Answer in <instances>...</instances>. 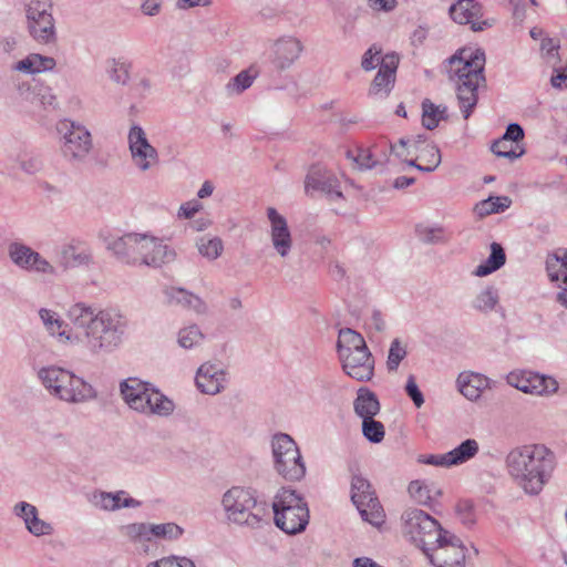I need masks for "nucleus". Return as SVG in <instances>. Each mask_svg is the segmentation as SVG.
<instances>
[{
	"label": "nucleus",
	"mask_w": 567,
	"mask_h": 567,
	"mask_svg": "<svg viewBox=\"0 0 567 567\" xmlns=\"http://www.w3.org/2000/svg\"><path fill=\"white\" fill-rule=\"evenodd\" d=\"M79 341L92 355L113 352L120 347L126 330V320L114 309H102L94 303L76 301L65 312Z\"/></svg>",
	"instance_id": "f257e3e1"
},
{
	"label": "nucleus",
	"mask_w": 567,
	"mask_h": 567,
	"mask_svg": "<svg viewBox=\"0 0 567 567\" xmlns=\"http://www.w3.org/2000/svg\"><path fill=\"white\" fill-rule=\"evenodd\" d=\"M505 467L517 487L527 495L536 496L551 480L557 457L545 444H523L506 454Z\"/></svg>",
	"instance_id": "f03ea898"
},
{
	"label": "nucleus",
	"mask_w": 567,
	"mask_h": 567,
	"mask_svg": "<svg viewBox=\"0 0 567 567\" xmlns=\"http://www.w3.org/2000/svg\"><path fill=\"white\" fill-rule=\"evenodd\" d=\"M485 52L465 48L449 60V79L455 84L460 109L467 120L477 104V89L484 78Z\"/></svg>",
	"instance_id": "7ed1b4c3"
},
{
	"label": "nucleus",
	"mask_w": 567,
	"mask_h": 567,
	"mask_svg": "<svg viewBox=\"0 0 567 567\" xmlns=\"http://www.w3.org/2000/svg\"><path fill=\"white\" fill-rule=\"evenodd\" d=\"M106 248L127 265L159 267L175 259L176 252L163 239L147 233H127L107 243Z\"/></svg>",
	"instance_id": "20e7f679"
},
{
	"label": "nucleus",
	"mask_w": 567,
	"mask_h": 567,
	"mask_svg": "<svg viewBox=\"0 0 567 567\" xmlns=\"http://www.w3.org/2000/svg\"><path fill=\"white\" fill-rule=\"evenodd\" d=\"M221 505L227 520L237 526L259 529L269 524L270 507L251 488L233 486L224 493Z\"/></svg>",
	"instance_id": "39448f33"
},
{
	"label": "nucleus",
	"mask_w": 567,
	"mask_h": 567,
	"mask_svg": "<svg viewBox=\"0 0 567 567\" xmlns=\"http://www.w3.org/2000/svg\"><path fill=\"white\" fill-rule=\"evenodd\" d=\"M37 377L52 398L65 403L81 404L97 398V391L90 382L62 367H41L37 371Z\"/></svg>",
	"instance_id": "423d86ee"
},
{
	"label": "nucleus",
	"mask_w": 567,
	"mask_h": 567,
	"mask_svg": "<svg viewBox=\"0 0 567 567\" xmlns=\"http://www.w3.org/2000/svg\"><path fill=\"white\" fill-rule=\"evenodd\" d=\"M337 352L344 373L360 382H368L374 375V358L364 338L350 328L339 330Z\"/></svg>",
	"instance_id": "0eeeda50"
},
{
	"label": "nucleus",
	"mask_w": 567,
	"mask_h": 567,
	"mask_svg": "<svg viewBox=\"0 0 567 567\" xmlns=\"http://www.w3.org/2000/svg\"><path fill=\"white\" fill-rule=\"evenodd\" d=\"M275 525L289 535L301 533L309 524V507L303 496L290 487H281L271 502Z\"/></svg>",
	"instance_id": "6e6552de"
},
{
	"label": "nucleus",
	"mask_w": 567,
	"mask_h": 567,
	"mask_svg": "<svg viewBox=\"0 0 567 567\" xmlns=\"http://www.w3.org/2000/svg\"><path fill=\"white\" fill-rule=\"evenodd\" d=\"M402 530L424 554L447 533L436 519L417 508H409L402 514Z\"/></svg>",
	"instance_id": "1a4fd4ad"
},
{
	"label": "nucleus",
	"mask_w": 567,
	"mask_h": 567,
	"mask_svg": "<svg viewBox=\"0 0 567 567\" xmlns=\"http://www.w3.org/2000/svg\"><path fill=\"white\" fill-rule=\"evenodd\" d=\"M62 156L70 163H83L93 150L89 128L80 122L63 118L56 124Z\"/></svg>",
	"instance_id": "9d476101"
},
{
	"label": "nucleus",
	"mask_w": 567,
	"mask_h": 567,
	"mask_svg": "<svg viewBox=\"0 0 567 567\" xmlns=\"http://www.w3.org/2000/svg\"><path fill=\"white\" fill-rule=\"evenodd\" d=\"M271 452L276 472L287 481H300L306 475V465L295 440L285 433L271 439Z\"/></svg>",
	"instance_id": "9b49d317"
},
{
	"label": "nucleus",
	"mask_w": 567,
	"mask_h": 567,
	"mask_svg": "<svg viewBox=\"0 0 567 567\" xmlns=\"http://www.w3.org/2000/svg\"><path fill=\"white\" fill-rule=\"evenodd\" d=\"M51 0H25L27 29L30 37L40 44L56 42V28Z\"/></svg>",
	"instance_id": "f8f14e48"
},
{
	"label": "nucleus",
	"mask_w": 567,
	"mask_h": 567,
	"mask_svg": "<svg viewBox=\"0 0 567 567\" xmlns=\"http://www.w3.org/2000/svg\"><path fill=\"white\" fill-rule=\"evenodd\" d=\"M8 256L10 261L20 270L42 278L58 276V268L52 261L23 243L13 241L9 244Z\"/></svg>",
	"instance_id": "ddd939ff"
},
{
	"label": "nucleus",
	"mask_w": 567,
	"mask_h": 567,
	"mask_svg": "<svg viewBox=\"0 0 567 567\" xmlns=\"http://www.w3.org/2000/svg\"><path fill=\"white\" fill-rule=\"evenodd\" d=\"M351 499L363 520L377 527L384 523V511L377 498L371 484L361 475L352 476Z\"/></svg>",
	"instance_id": "4468645a"
},
{
	"label": "nucleus",
	"mask_w": 567,
	"mask_h": 567,
	"mask_svg": "<svg viewBox=\"0 0 567 567\" xmlns=\"http://www.w3.org/2000/svg\"><path fill=\"white\" fill-rule=\"evenodd\" d=\"M505 379L508 385L530 395L549 398L559 390V383L554 377L532 370H514Z\"/></svg>",
	"instance_id": "2eb2a0df"
},
{
	"label": "nucleus",
	"mask_w": 567,
	"mask_h": 567,
	"mask_svg": "<svg viewBox=\"0 0 567 567\" xmlns=\"http://www.w3.org/2000/svg\"><path fill=\"white\" fill-rule=\"evenodd\" d=\"M132 164L140 172H147L159 163L157 150L148 142L145 131L140 125H132L127 135Z\"/></svg>",
	"instance_id": "dca6fc26"
},
{
	"label": "nucleus",
	"mask_w": 567,
	"mask_h": 567,
	"mask_svg": "<svg viewBox=\"0 0 567 567\" xmlns=\"http://www.w3.org/2000/svg\"><path fill=\"white\" fill-rule=\"evenodd\" d=\"M465 547L447 532L425 556L434 567H465Z\"/></svg>",
	"instance_id": "f3484780"
},
{
	"label": "nucleus",
	"mask_w": 567,
	"mask_h": 567,
	"mask_svg": "<svg viewBox=\"0 0 567 567\" xmlns=\"http://www.w3.org/2000/svg\"><path fill=\"white\" fill-rule=\"evenodd\" d=\"M94 265L93 250L78 239H71L59 246L55 267L62 271L74 268H90Z\"/></svg>",
	"instance_id": "a211bd4d"
},
{
	"label": "nucleus",
	"mask_w": 567,
	"mask_h": 567,
	"mask_svg": "<svg viewBox=\"0 0 567 567\" xmlns=\"http://www.w3.org/2000/svg\"><path fill=\"white\" fill-rule=\"evenodd\" d=\"M450 16L458 24H470L474 32L484 31L496 23L494 18H484L483 8L475 0H458L451 6Z\"/></svg>",
	"instance_id": "6ab92c4d"
},
{
	"label": "nucleus",
	"mask_w": 567,
	"mask_h": 567,
	"mask_svg": "<svg viewBox=\"0 0 567 567\" xmlns=\"http://www.w3.org/2000/svg\"><path fill=\"white\" fill-rule=\"evenodd\" d=\"M267 218L271 247L282 259H287L293 247L292 234L287 218L275 207L267 208Z\"/></svg>",
	"instance_id": "aec40b11"
},
{
	"label": "nucleus",
	"mask_w": 567,
	"mask_h": 567,
	"mask_svg": "<svg viewBox=\"0 0 567 567\" xmlns=\"http://www.w3.org/2000/svg\"><path fill=\"white\" fill-rule=\"evenodd\" d=\"M197 389L208 395L223 392L228 384V373L220 363L205 362L196 372Z\"/></svg>",
	"instance_id": "412c9836"
},
{
	"label": "nucleus",
	"mask_w": 567,
	"mask_h": 567,
	"mask_svg": "<svg viewBox=\"0 0 567 567\" xmlns=\"http://www.w3.org/2000/svg\"><path fill=\"white\" fill-rule=\"evenodd\" d=\"M11 513L23 523L27 532L34 537L50 536L54 532L52 524L42 519L37 506L29 502H17L12 506Z\"/></svg>",
	"instance_id": "4be33fe9"
},
{
	"label": "nucleus",
	"mask_w": 567,
	"mask_h": 567,
	"mask_svg": "<svg viewBox=\"0 0 567 567\" xmlns=\"http://www.w3.org/2000/svg\"><path fill=\"white\" fill-rule=\"evenodd\" d=\"M87 502L96 509L115 512L121 508H136L141 502L131 497L126 491L105 492L95 489L87 494Z\"/></svg>",
	"instance_id": "5701e85b"
},
{
	"label": "nucleus",
	"mask_w": 567,
	"mask_h": 567,
	"mask_svg": "<svg viewBox=\"0 0 567 567\" xmlns=\"http://www.w3.org/2000/svg\"><path fill=\"white\" fill-rule=\"evenodd\" d=\"M305 189L306 193L320 190L332 199L342 197L338 178L320 165L310 167L305 179Z\"/></svg>",
	"instance_id": "b1692460"
},
{
	"label": "nucleus",
	"mask_w": 567,
	"mask_h": 567,
	"mask_svg": "<svg viewBox=\"0 0 567 567\" xmlns=\"http://www.w3.org/2000/svg\"><path fill=\"white\" fill-rule=\"evenodd\" d=\"M152 384L137 377H128L118 384L120 396L130 410L137 413L150 394Z\"/></svg>",
	"instance_id": "393cba45"
},
{
	"label": "nucleus",
	"mask_w": 567,
	"mask_h": 567,
	"mask_svg": "<svg viewBox=\"0 0 567 567\" xmlns=\"http://www.w3.org/2000/svg\"><path fill=\"white\" fill-rule=\"evenodd\" d=\"M399 64V56L395 53L383 55L381 66L370 86V94L378 97H385L390 93Z\"/></svg>",
	"instance_id": "a878e982"
},
{
	"label": "nucleus",
	"mask_w": 567,
	"mask_h": 567,
	"mask_svg": "<svg viewBox=\"0 0 567 567\" xmlns=\"http://www.w3.org/2000/svg\"><path fill=\"white\" fill-rule=\"evenodd\" d=\"M302 50L303 45L299 39L291 35L281 37L272 44V62L278 69H288L299 59Z\"/></svg>",
	"instance_id": "bb28decb"
},
{
	"label": "nucleus",
	"mask_w": 567,
	"mask_h": 567,
	"mask_svg": "<svg viewBox=\"0 0 567 567\" xmlns=\"http://www.w3.org/2000/svg\"><path fill=\"white\" fill-rule=\"evenodd\" d=\"M38 313L45 331L51 337L56 338L60 343L72 346L79 341L75 330L66 329L68 324L58 312L48 308H41Z\"/></svg>",
	"instance_id": "cd10ccee"
},
{
	"label": "nucleus",
	"mask_w": 567,
	"mask_h": 567,
	"mask_svg": "<svg viewBox=\"0 0 567 567\" xmlns=\"http://www.w3.org/2000/svg\"><path fill=\"white\" fill-rule=\"evenodd\" d=\"M547 275L553 282H558L560 291L557 301L567 309V251L549 256L546 260Z\"/></svg>",
	"instance_id": "c85d7f7f"
},
{
	"label": "nucleus",
	"mask_w": 567,
	"mask_h": 567,
	"mask_svg": "<svg viewBox=\"0 0 567 567\" xmlns=\"http://www.w3.org/2000/svg\"><path fill=\"white\" fill-rule=\"evenodd\" d=\"M163 295L168 306H178L197 315H203L207 310V306L200 297L184 288L167 287L163 290Z\"/></svg>",
	"instance_id": "c756f323"
},
{
	"label": "nucleus",
	"mask_w": 567,
	"mask_h": 567,
	"mask_svg": "<svg viewBox=\"0 0 567 567\" xmlns=\"http://www.w3.org/2000/svg\"><path fill=\"white\" fill-rule=\"evenodd\" d=\"M150 391V394L144 400L137 413L144 416H169L175 410L173 400L166 396L154 384H152Z\"/></svg>",
	"instance_id": "7c9ffc66"
},
{
	"label": "nucleus",
	"mask_w": 567,
	"mask_h": 567,
	"mask_svg": "<svg viewBox=\"0 0 567 567\" xmlns=\"http://www.w3.org/2000/svg\"><path fill=\"white\" fill-rule=\"evenodd\" d=\"M55 66L56 61L54 58L40 53H29L23 59L12 63L11 71L25 75H35L51 72Z\"/></svg>",
	"instance_id": "2f4dec72"
},
{
	"label": "nucleus",
	"mask_w": 567,
	"mask_h": 567,
	"mask_svg": "<svg viewBox=\"0 0 567 567\" xmlns=\"http://www.w3.org/2000/svg\"><path fill=\"white\" fill-rule=\"evenodd\" d=\"M456 383L460 392L470 401L478 400L491 386V380L487 377L468 371L460 373Z\"/></svg>",
	"instance_id": "473e14b6"
},
{
	"label": "nucleus",
	"mask_w": 567,
	"mask_h": 567,
	"mask_svg": "<svg viewBox=\"0 0 567 567\" xmlns=\"http://www.w3.org/2000/svg\"><path fill=\"white\" fill-rule=\"evenodd\" d=\"M411 146L416 152V159L424 163V166H417L419 171L431 173L441 164L442 157L439 147L427 142L423 135H417V140L411 143Z\"/></svg>",
	"instance_id": "72a5a7b5"
},
{
	"label": "nucleus",
	"mask_w": 567,
	"mask_h": 567,
	"mask_svg": "<svg viewBox=\"0 0 567 567\" xmlns=\"http://www.w3.org/2000/svg\"><path fill=\"white\" fill-rule=\"evenodd\" d=\"M380 402L371 390L360 388L353 401L354 413L362 420L372 419L380 412Z\"/></svg>",
	"instance_id": "f704fd0d"
},
{
	"label": "nucleus",
	"mask_w": 567,
	"mask_h": 567,
	"mask_svg": "<svg viewBox=\"0 0 567 567\" xmlns=\"http://www.w3.org/2000/svg\"><path fill=\"white\" fill-rule=\"evenodd\" d=\"M480 451V444L474 439H467L447 452L451 467L462 465L474 458Z\"/></svg>",
	"instance_id": "c9c22d12"
},
{
	"label": "nucleus",
	"mask_w": 567,
	"mask_h": 567,
	"mask_svg": "<svg viewBox=\"0 0 567 567\" xmlns=\"http://www.w3.org/2000/svg\"><path fill=\"white\" fill-rule=\"evenodd\" d=\"M505 261L506 255L503 247L497 243H493L489 257L478 265L473 274L477 277H485L503 267Z\"/></svg>",
	"instance_id": "e433bc0d"
},
{
	"label": "nucleus",
	"mask_w": 567,
	"mask_h": 567,
	"mask_svg": "<svg viewBox=\"0 0 567 567\" xmlns=\"http://www.w3.org/2000/svg\"><path fill=\"white\" fill-rule=\"evenodd\" d=\"M498 301V290L494 286H486L472 300V308L478 312L488 313L496 309Z\"/></svg>",
	"instance_id": "4c0bfd02"
},
{
	"label": "nucleus",
	"mask_w": 567,
	"mask_h": 567,
	"mask_svg": "<svg viewBox=\"0 0 567 567\" xmlns=\"http://www.w3.org/2000/svg\"><path fill=\"white\" fill-rule=\"evenodd\" d=\"M204 341L205 334L195 323L187 324L177 332V344L185 350L198 348Z\"/></svg>",
	"instance_id": "58836bf2"
},
{
	"label": "nucleus",
	"mask_w": 567,
	"mask_h": 567,
	"mask_svg": "<svg viewBox=\"0 0 567 567\" xmlns=\"http://www.w3.org/2000/svg\"><path fill=\"white\" fill-rule=\"evenodd\" d=\"M410 496L420 505H429L440 493L434 484L415 480L409 484Z\"/></svg>",
	"instance_id": "ea45409f"
},
{
	"label": "nucleus",
	"mask_w": 567,
	"mask_h": 567,
	"mask_svg": "<svg viewBox=\"0 0 567 567\" xmlns=\"http://www.w3.org/2000/svg\"><path fill=\"white\" fill-rule=\"evenodd\" d=\"M416 234L422 243L429 245L445 244L451 239V233L439 225H419Z\"/></svg>",
	"instance_id": "a19ab883"
},
{
	"label": "nucleus",
	"mask_w": 567,
	"mask_h": 567,
	"mask_svg": "<svg viewBox=\"0 0 567 567\" xmlns=\"http://www.w3.org/2000/svg\"><path fill=\"white\" fill-rule=\"evenodd\" d=\"M446 106L436 105L430 100L422 102V124L426 130H434L437 127L440 121L446 116Z\"/></svg>",
	"instance_id": "79ce46f5"
},
{
	"label": "nucleus",
	"mask_w": 567,
	"mask_h": 567,
	"mask_svg": "<svg viewBox=\"0 0 567 567\" xmlns=\"http://www.w3.org/2000/svg\"><path fill=\"white\" fill-rule=\"evenodd\" d=\"M512 200L507 196H491L475 205V213L480 217L497 214L507 209Z\"/></svg>",
	"instance_id": "37998d69"
},
{
	"label": "nucleus",
	"mask_w": 567,
	"mask_h": 567,
	"mask_svg": "<svg viewBox=\"0 0 567 567\" xmlns=\"http://www.w3.org/2000/svg\"><path fill=\"white\" fill-rule=\"evenodd\" d=\"M199 255L208 260H216L224 250L223 240L219 237L202 236L196 240Z\"/></svg>",
	"instance_id": "c03bdc74"
},
{
	"label": "nucleus",
	"mask_w": 567,
	"mask_h": 567,
	"mask_svg": "<svg viewBox=\"0 0 567 567\" xmlns=\"http://www.w3.org/2000/svg\"><path fill=\"white\" fill-rule=\"evenodd\" d=\"M121 530L131 543L145 545L152 542L151 524L133 523L123 526Z\"/></svg>",
	"instance_id": "a18cd8bd"
},
{
	"label": "nucleus",
	"mask_w": 567,
	"mask_h": 567,
	"mask_svg": "<svg viewBox=\"0 0 567 567\" xmlns=\"http://www.w3.org/2000/svg\"><path fill=\"white\" fill-rule=\"evenodd\" d=\"M152 542L154 539L176 540L184 529L175 523L151 524Z\"/></svg>",
	"instance_id": "49530a36"
},
{
	"label": "nucleus",
	"mask_w": 567,
	"mask_h": 567,
	"mask_svg": "<svg viewBox=\"0 0 567 567\" xmlns=\"http://www.w3.org/2000/svg\"><path fill=\"white\" fill-rule=\"evenodd\" d=\"M256 75L249 70H244L234 76L227 84L226 91L229 95H239L254 83Z\"/></svg>",
	"instance_id": "de8ad7c7"
},
{
	"label": "nucleus",
	"mask_w": 567,
	"mask_h": 567,
	"mask_svg": "<svg viewBox=\"0 0 567 567\" xmlns=\"http://www.w3.org/2000/svg\"><path fill=\"white\" fill-rule=\"evenodd\" d=\"M106 72L109 78L121 85L127 83L130 79V65L122 60L112 59L107 62Z\"/></svg>",
	"instance_id": "09e8293b"
},
{
	"label": "nucleus",
	"mask_w": 567,
	"mask_h": 567,
	"mask_svg": "<svg viewBox=\"0 0 567 567\" xmlns=\"http://www.w3.org/2000/svg\"><path fill=\"white\" fill-rule=\"evenodd\" d=\"M362 434L371 443H380L385 435L384 425L372 419L362 420Z\"/></svg>",
	"instance_id": "8fccbe9b"
},
{
	"label": "nucleus",
	"mask_w": 567,
	"mask_h": 567,
	"mask_svg": "<svg viewBox=\"0 0 567 567\" xmlns=\"http://www.w3.org/2000/svg\"><path fill=\"white\" fill-rule=\"evenodd\" d=\"M406 348L401 343L399 339H394L391 342L388 359H386V368L389 371H396L401 361L406 357Z\"/></svg>",
	"instance_id": "3c124183"
},
{
	"label": "nucleus",
	"mask_w": 567,
	"mask_h": 567,
	"mask_svg": "<svg viewBox=\"0 0 567 567\" xmlns=\"http://www.w3.org/2000/svg\"><path fill=\"white\" fill-rule=\"evenodd\" d=\"M348 157L352 159L357 166L361 169H370L377 165L373 159L372 153L368 148H357L354 151H348Z\"/></svg>",
	"instance_id": "603ef678"
},
{
	"label": "nucleus",
	"mask_w": 567,
	"mask_h": 567,
	"mask_svg": "<svg viewBox=\"0 0 567 567\" xmlns=\"http://www.w3.org/2000/svg\"><path fill=\"white\" fill-rule=\"evenodd\" d=\"M382 50L377 44L371 45L363 54L361 60V68L369 72L374 70L377 66H381Z\"/></svg>",
	"instance_id": "864d4df0"
},
{
	"label": "nucleus",
	"mask_w": 567,
	"mask_h": 567,
	"mask_svg": "<svg viewBox=\"0 0 567 567\" xmlns=\"http://www.w3.org/2000/svg\"><path fill=\"white\" fill-rule=\"evenodd\" d=\"M34 104H39L44 109H54L56 106V96L54 95L53 90L43 82H40V85L37 89Z\"/></svg>",
	"instance_id": "5fc2aeb1"
},
{
	"label": "nucleus",
	"mask_w": 567,
	"mask_h": 567,
	"mask_svg": "<svg viewBox=\"0 0 567 567\" xmlns=\"http://www.w3.org/2000/svg\"><path fill=\"white\" fill-rule=\"evenodd\" d=\"M415 140H417V136L400 138L398 143L390 145V151L395 157L406 161L409 156L416 154L413 146H411V143L415 142Z\"/></svg>",
	"instance_id": "6e6d98bb"
},
{
	"label": "nucleus",
	"mask_w": 567,
	"mask_h": 567,
	"mask_svg": "<svg viewBox=\"0 0 567 567\" xmlns=\"http://www.w3.org/2000/svg\"><path fill=\"white\" fill-rule=\"evenodd\" d=\"M492 152L499 156L509 159H516L523 155V151L516 152L513 143H508L502 138L495 141L492 145Z\"/></svg>",
	"instance_id": "4d7b16f0"
},
{
	"label": "nucleus",
	"mask_w": 567,
	"mask_h": 567,
	"mask_svg": "<svg viewBox=\"0 0 567 567\" xmlns=\"http://www.w3.org/2000/svg\"><path fill=\"white\" fill-rule=\"evenodd\" d=\"M40 81H22L16 86L17 93L25 102L34 104V96Z\"/></svg>",
	"instance_id": "13d9d810"
},
{
	"label": "nucleus",
	"mask_w": 567,
	"mask_h": 567,
	"mask_svg": "<svg viewBox=\"0 0 567 567\" xmlns=\"http://www.w3.org/2000/svg\"><path fill=\"white\" fill-rule=\"evenodd\" d=\"M406 394L411 398L416 408H421L424 403V396L420 391L415 378L410 375L405 384Z\"/></svg>",
	"instance_id": "bf43d9fd"
},
{
	"label": "nucleus",
	"mask_w": 567,
	"mask_h": 567,
	"mask_svg": "<svg viewBox=\"0 0 567 567\" xmlns=\"http://www.w3.org/2000/svg\"><path fill=\"white\" fill-rule=\"evenodd\" d=\"M419 462L427 465L450 468L447 452L442 454L421 455Z\"/></svg>",
	"instance_id": "052dcab7"
},
{
	"label": "nucleus",
	"mask_w": 567,
	"mask_h": 567,
	"mask_svg": "<svg viewBox=\"0 0 567 567\" xmlns=\"http://www.w3.org/2000/svg\"><path fill=\"white\" fill-rule=\"evenodd\" d=\"M367 6L375 12L390 13L398 7V0H367Z\"/></svg>",
	"instance_id": "680f3d73"
},
{
	"label": "nucleus",
	"mask_w": 567,
	"mask_h": 567,
	"mask_svg": "<svg viewBox=\"0 0 567 567\" xmlns=\"http://www.w3.org/2000/svg\"><path fill=\"white\" fill-rule=\"evenodd\" d=\"M501 138L508 143H517L524 138V130L519 124L512 123L507 126L504 135Z\"/></svg>",
	"instance_id": "e2e57ef3"
},
{
	"label": "nucleus",
	"mask_w": 567,
	"mask_h": 567,
	"mask_svg": "<svg viewBox=\"0 0 567 567\" xmlns=\"http://www.w3.org/2000/svg\"><path fill=\"white\" fill-rule=\"evenodd\" d=\"M365 326L369 330L381 332L385 329V321L383 320L381 312L374 310L370 318L365 321Z\"/></svg>",
	"instance_id": "0e129e2a"
},
{
	"label": "nucleus",
	"mask_w": 567,
	"mask_h": 567,
	"mask_svg": "<svg viewBox=\"0 0 567 567\" xmlns=\"http://www.w3.org/2000/svg\"><path fill=\"white\" fill-rule=\"evenodd\" d=\"M200 208H202V205L198 202H196V200L187 202L179 207L178 216L185 217V218H192Z\"/></svg>",
	"instance_id": "69168bd1"
},
{
	"label": "nucleus",
	"mask_w": 567,
	"mask_h": 567,
	"mask_svg": "<svg viewBox=\"0 0 567 567\" xmlns=\"http://www.w3.org/2000/svg\"><path fill=\"white\" fill-rule=\"evenodd\" d=\"M182 556L163 557L147 565V567H177Z\"/></svg>",
	"instance_id": "338daca9"
},
{
	"label": "nucleus",
	"mask_w": 567,
	"mask_h": 567,
	"mask_svg": "<svg viewBox=\"0 0 567 567\" xmlns=\"http://www.w3.org/2000/svg\"><path fill=\"white\" fill-rule=\"evenodd\" d=\"M550 83L557 89H567V68L551 76Z\"/></svg>",
	"instance_id": "774afa93"
}]
</instances>
